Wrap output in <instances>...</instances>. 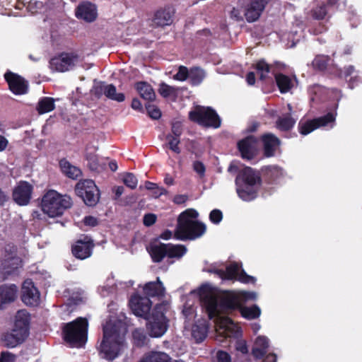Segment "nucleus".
Listing matches in <instances>:
<instances>
[{
	"mask_svg": "<svg viewBox=\"0 0 362 362\" xmlns=\"http://www.w3.org/2000/svg\"><path fill=\"white\" fill-rule=\"evenodd\" d=\"M191 293L199 296L209 317L210 319L215 318L217 340L219 341H222L218 339L219 337L238 338L240 335L239 327L229 317L222 316L223 314L238 308H240L243 317L248 320L257 318L261 314L260 308L256 305L252 307L240 308L243 303L257 298V294L255 292L233 291L226 293L221 298H217L214 294L212 286L206 284Z\"/></svg>",
	"mask_w": 362,
	"mask_h": 362,
	"instance_id": "obj_1",
	"label": "nucleus"
},
{
	"mask_svg": "<svg viewBox=\"0 0 362 362\" xmlns=\"http://www.w3.org/2000/svg\"><path fill=\"white\" fill-rule=\"evenodd\" d=\"M129 321L127 325L121 320H110L103 327V339L99 346L101 357L107 360H114L120 356L127 348L125 334Z\"/></svg>",
	"mask_w": 362,
	"mask_h": 362,
	"instance_id": "obj_2",
	"label": "nucleus"
},
{
	"mask_svg": "<svg viewBox=\"0 0 362 362\" xmlns=\"http://www.w3.org/2000/svg\"><path fill=\"white\" fill-rule=\"evenodd\" d=\"M230 173H238L235 179L236 192L243 201H251L256 198L261 184L259 174L250 167L232 163L228 168Z\"/></svg>",
	"mask_w": 362,
	"mask_h": 362,
	"instance_id": "obj_3",
	"label": "nucleus"
},
{
	"mask_svg": "<svg viewBox=\"0 0 362 362\" xmlns=\"http://www.w3.org/2000/svg\"><path fill=\"white\" fill-rule=\"evenodd\" d=\"M198 212L189 209L182 212L178 218L175 235L177 239L194 240L201 237L206 231V226L197 220Z\"/></svg>",
	"mask_w": 362,
	"mask_h": 362,
	"instance_id": "obj_4",
	"label": "nucleus"
},
{
	"mask_svg": "<svg viewBox=\"0 0 362 362\" xmlns=\"http://www.w3.org/2000/svg\"><path fill=\"white\" fill-rule=\"evenodd\" d=\"M29 322L28 313L25 310L18 311L15 316L13 328L1 337V344L7 348H14L22 344L28 336Z\"/></svg>",
	"mask_w": 362,
	"mask_h": 362,
	"instance_id": "obj_5",
	"label": "nucleus"
},
{
	"mask_svg": "<svg viewBox=\"0 0 362 362\" xmlns=\"http://www.w3.org/2000/svg\"><path fill=\"white\" fill-rule=\"evenodd\" d=\"M72 204L71 197L62 195L55 190H49L42 197L41 207L42 211L54 218L62 215L64 211Z\"/></svg>",
	"mask_w": 362,
	"mask_h": 362,
	"instance_id": "obj_6",
	"label": "nucleus"
},
{
	"mask_svg": "<svg viewBox=\"0 0 362 362\" xmlns=\"http://www.w3.org/2000/svg\"><path fill=\"white\" fill-rule=\"evenodd\" d=\"M88 325L87 320L83 317L66 324L63 328L64 340L71 346H82L87 339Z\"/></svg>",
	"mask_w": 362,
	"mask_h": 362,
	"instance_id": "obj_7",
	"label": "nucleus"
},
{
	"mask_svg": "<svg viewBox=\"0 0 362 362\" xmlns=\"http://www.w3.org/2000/svg\"><path fill=\"white\" fill-rule=\"evenodd\" d=\"M208 272L215 274L223 280H238L245 284L255 282V277L247 275L236 263L230 264L226 269L213 267Z\"/></svg>",
	"mask_w": 362,
	"mask_h": 362,
	"instance_id": "obj_8",
	"label": "nucleus"
},
{
	"mask_svg": "<svg viewBox=\"0 0 362 362\" xmlns=\"http://www.w3.org/2000/svg\"><path fill=\"white\" fill-rule=\"evenodd\" d=\"M162 305H156L153 313L147 317L146 328L152 337H160L167 331L168 320L163 312Z\"/></svg>",
	"mask_w": 362,
	"mask_h": 362,
	"instance_id": "obj_9",
	"label": "nucleus"
},
{
	"mask_svg": "<svg viewBox=\"0 0 362 362\" xmlns=\"http://www.w3.org/2000/svg\"><path fill=\"white\" fill-rule=\"evenodd\" d=\"M189 119L198 124L218 128L221 125V119L216 112L209 107L197 106L189 113Z\"/></svg>",
	"mask_w": 362,
	"mask_h": 362,
	"instance_id": "obj_10",
	"label": "nucleus"
},
{
	"mask_svg": "<svg viewBox=\"0 0 362 362\" xmlns=\"http://www.w3.org/2000/svg\"><path fill=\"white\" fill-rule=\"evenodd\" d=\"M75 190L77 195L81 197L88 206H95L99 200V189L91 180L78 182Z\"/></svg>",
	"mask_w": 362,
	"mask_h": 362,
	"instance_id": "obj_11",
	"label": "nucleus"
},
{
	"mask_svg": "<svg viewBox=\"0 0 362 362\" xmlns=\"http://www.w3.org/2000/svg\"><path fill=\"white\" fill-rule=\"evenodd\" d=\"M335 119L336 114L329 112L326 115L312 120L300 121L298 124L299 132L303 135H307L320 127H329L332 129L334 126Z\"/></svg>",
	"mask_w": 362,
	"mask_h": 362,
	"instance_id": "obj_12",
	"label": "nucleus"
},
{
	"mask_svg": "<svg viewBox=\"0 0 362 362\" xmlns=\"http://www.w3.org/2000/svg\"><path fill=\"white\" fill-rule=\"evenodd\" d=\"M151 302L147 297L138 295L133 296L129 300V306L133 313L145 319L149 317L148 313L151 307Z\"/></svg>",
	"mask_w": 362,
	"mask_h": 362,
	"instance_id": "obj_13",
	"label": "nucleus"
},
{
	"mask_svg": "<svg viewBox=\"0 0 362 362\" xmlns=\"http://www.w3.org/2000/svg\"><path fill=\"white\" fill-rule=\"evenodd\" d=\"M77 62L78 59L76 57L63 54L52 58L49 62V67L53 71L64 72L71 69Z\"/></svg>",
	"mask_w": 362,
	"mask_h": 362,
	"instance_id": "obj_14",
	"label": "nucleus"
},
{
	"mask_svg": "<svg viewBox=\"0 0 362 362\" xmlns=\"http://www.w3.org/2000/svg\"><path fill=\"white\" fill-rule=\"evenodd\" d=\"M32 192V185L25 181H21L13 189V199L18 205H27L31 199Z\"/></svg>",
	"mask_w": 362,
	"mask_h": 362,
	"instance_id": "obj_15",
	"label": "nucleus"
},
{
	"mask_svg": "<svg viewBox=\"0 0 362 362\" xmlns=\"http://www.w3.org/2000/svg\"><path fill=\"white\" fill-rule=\"evenodd\" d=\"M75 15L78 19L87 23L93 22L98 17L97 7L89 1H83L76 7Z\"/></svg>",
	"mask_w": 362,
	"mask_h": 362,
	"instance_id": "obj_16",
	"label": "nucleus"
},
{
	"mask_svg": "<svg viewBox=\"0 0 362 362\" xmlns=\"http://www.w3.org/2000/svg\"><path fill=\"white\" fill-rule=\"evenodd\" d=\"M22 300L28 305H36L40 301V293L30 279L23 284Z\"/></svg>",
	"mask_w": 362,
	"mask_h": 362,
	"instance_id": "obj_17",
	"label": "nucleus"
},
{
	"mask_svg": "<svg viewBox=\"0 0 362 362\" xmlns=\"http://www.w3.org/2000/svg\"><path fill=\"white\" fill-rule=\"evenodd\" d=\"M93 247V243L90 238L84 236L76 241L72 248V253L76 258L84 259L91 255Z\"/></svg>",
	"mask_w": 362,
	"mask_h": 362,
	"instance_id": "obj_18",
	"label": "nucleus"
},
{
	"mask_svg": "<svg viewBox=\"0 0 362 362\" xmlns=\"http://www.w3.org/2000/svg\"><path fill=\"white\" fill-rule=\"evenodd\" d=\"M257 139L252 136L246 137L238 144L239 151L244 159H252L257 151Z\"/></svg>",
	"mask_w": 362,
	"mask_h": 362,
	"instance_id": "obj_19",
	"label": "nucleus"
},
{
	"mask_svg": "<svg viewBox=\"0 0 362 362\" xmlns=\"http://www.w3.org/2000/svg\"><path fill=\"white\" fill-rule=\"evenodd\" d=\"M5 78L8 82L10 90L13 93L21 95L27 92V83L20 76L9 72L5 74Z\"/></svg>",
	"mask_w": 362,
	"mask_h": 362,
	"instance_id": "obj_20",
	"label": "nucleus"
},
{
	"mask_svg": "<svg viewBox=\"0 0 362 362\" xmlns=\"http://www.w3.org/2000/svg\"><path fill=\"white\" fill-rule=\"evenodd\" d=\"M267 1L254 0L247 5L245 16L248 22H254L259 18Z\"/></svg>",
	"mask_w": 362,
	"mask_h": 362,
	"instance_id": "obj_21",
	"label": "nucleus"
},
{
	"mask_svg": "<svg viewBox=\"0 0 362 362\" xmlns=\"http://www.w3.org/2000/svg\"><path fill=\"white\" fill-rule=\"evenodd\" d=\"M17 292L18 288L13 284L0 286V308L14 301L17 297Z\"/></svg>",
	"mask_w": 362,
	"mask_h": 362,
	"instance_id": "obj_22",
	"label": "nucleus"
},
{
	"mask_svg": "<svg viewBox=\"0 0 362 362\" xmlns=\"http://www.w3.org/2000/svg\"><path fill=\"white\" fill-rule=\"evenodd\" d=\"M262 141L264 155L267 157L274 156L279 148V139L272 134H266L262 136Z\"/></svg>",
	"mask_w": 362,
	"mask_h": 362,
	"instance_id": "obj_23",
	"label": "nucleus"
},
{
	"mask_svg": "<svg viewBox=\"0 0 362 362\" xmlns=\"http://www.w3.org/2000/svg\"><path fill=\"white\" fill-rule=\"evenodd\" d=\"M148 252L153 262H159L165 256H168V245L159 241L151 243L148 247Z\"/></svg>",
	"mask_w": 362,
	"mask_h": 362,
	"instance_id": "obj_24",
	"label": "nucleus"
},
{
	"mask_svg": "<svg viewBox=\"0 0 362 362\" xmlns=\"http://www.w3.org/2000/svg\"><path fill=\"white\" fill-rule=\"evenodd\" d=\"M173 9L170 7H166L158 10L154 15V23L158 26L170 25L173 21Z\"/></svg>",
	"mask_w": 362,
	"mask_h": 362,
	"instance_id": "obj_25",
	"label": "nucleus"
},
{
	"mask_svg": "<svg viewBox=\"0 0 362 362\" xmlns=\"http://www.w3.org/2000/svg\"><path fill=\"white\" fill-rule=\"evenodd\" d=\"M288 112L282 114L276 122V127L281 131H288L295 124L296 119L292 117V107L290 104L287 105Z\"/></svg>",
	"mask_w": 362,
	"mask_h": 362,
	"instance_id": "obj_26",
	"label": "nucleus"
},
{
	"mask_svg": "<svg viewBox=\"0 0 362 362\" xmlns=\"http://www.w3.org/2000/svg\"><path fill=\"white\" fill-rule=\"evenodd\" d=\"M144 291L146 295L151 297H160L164 296L165 288L163 283L157 278L156 282H148L144 286Z\"/></svg>",
	"mask_w": 362,
	"mask_h": 362,
	"instance_id": "obj_27",
	"label": "nucleus"
},
{
	"mask_svg": "<svg viewBox=\"0 0 362 362\" xmlns=\"http://www.w3.org/2000/svg\"><path fill=\"white\" fill-rule=\"evenodd\" d=\"M269 339L264 336L257 337L252 348V354L257 358H262L267 352Z\"/></svg>",
	"mask_w": 362,
	"mask_h": 362,
	"instance_id": "obj_28",
	"label": "nucleus"
},
{
	"mask_svg": "<svg viewBox=\"0 0 362 362\" xmlns=\"http://www.w3.org/2000/svg\"><path fill=\"white\" fill-rule=\"evenodd\" d=\"M208 332L207 322L204 320H199L195 325H193L191 331V334L193 339L199 343L202 341L206 337Z\"/></svg>",
	"mask_w": 362,
	"mask_h": 362,
	"instance_id": "obj_29",
	"label": "nucleus"
},
{
	"mask_svg": "<svg viewBox=\"0 0 362 362\" xmlns=\"http://www.w3.org/2000/svg\"><path fill=\"white\" fill-rule=\"evenodd\" d=\"M100 88L103 94L109 99L117 102H123L125 99L124 95L122 93H117L116 87L112 84L101 83Z\"/></svg>",
	"mask_w": 362,
	"mask_h": 362,
	"instance_id": "obj_30",
	"label": "nucleus"
},
{
	"mask_svg": "<svg viewBox=\"0 0 362 362\" xmlns=\"http://www.w3.org/2000/svg\"><path fill=\"white\" fill-rule=\"evenodd\" d=\"M171 358L163 351H149L139 362H170Z\"/></svg>",
	"mask_w": 362,
	"mask_h": 362,
	"instance_id": "obj_31",
	"label": "nucleus"
},
{
	"mask_svg": "<svg viewBox=\"0 0 362 362\" xmlns=\"http://www.w3.org/2000/svg\"><path fill=\"white\" fill-rule=\"evenodd\" d=\"M136 89L140 96L146 100H153L156 98L155 92L151 86L146 82L141 81L135 85Z\"/></svg>",
	"mask_w": 362,
	"mask_h": 362,
	"instance_id": "obj_32",
	"label": "nucleus"
},
{
	"mask_svg": "<svg viewBox=\"0 0 362 362\" xmlns=\"http://www.w3.org/2000/svg\"><path fill=\"white\" fill-rule=\"evenodd\" d=\"M59 165L62 173L71 179H76L81 174V171L78 168L72 165L66 160H62Z\"/></svg>",
	"mask_w": 362,
	"mask_h": 362,
	"instance_id": "obj_33",
	"label": "nucleus"
},
{
	"mask_svg": "<svg viewBox=\"0 0 362 362\" xmlns=\"http://www.w3.org/2000/svg\"><path fill=\"white\" fill-rule=\"evenodd\" d=\"M276 84L281 93L288 92L293 86V81L287 76L274 74Z\"/></svg>",
	"mask_w": 362,
	"mask_h": 362,
	"instance_id": "obj_34",
	"label": "nucleus"
},
{
	"mask_svg": "<svg viewBox=\"0 0 362 362\" xmlns=\"http://www.w3.org/2000/svg\"><path fill=\"white\" fill-rule=\"evenodd\" d=\"M168 245V257L170 258H180L187 252V248L182 245Z\"/></svg>",
	"mask_w": 362,
	"mask_h": 362,
	"instance_id": "obj_35",
	"label": "nucleus"
},
{
	"mask_svg": "<svg viewBox=\"0 0 362 362\" xmlns=\"http://www.w3.org/2000/svg\"><path fill=\"white\" fill-rule=\"evenodd\" d=\"M205 77V73L203 69L194 67L189 71V78L194 85L199 84Z\"/></svg>",
	"mask_w": 362,
	"mask_h": 362,
	"instance_id": "obj_36",
	"label": "nucleus"
},
{
	"mask_svg": "<svg viewBox=\"0 0 362 362\" xmlns=\"http://www.w3.org/2000/svg\"><path fill=\"white\" fill-rule=\"evenodd\" d=\"M54 103L51 98H44L38 103V112L40 114L49 112L54 110Z\"/></svg>",
	"mask_w": 362,
	"mask_h": 362,
	"instance_id": "obj_37",
	"label": "nucleus"
},
{
	"mask_svg": "<svg viewBox=\"0 0 362 362\" xmlns=\"http://www.w3.org/2000/svg\"><path fill=\"white\" fill-rule=\"evenodd\" d=\"M4 264L5 268L10 269L8 272H11L21 266V260L15 255H10L5 258Z\"/></svg>",
	"mask_w": 362,
	"mask_h": 362,
	"instance_id": "obj_38",
	"label": "nucleus"
},
{
	"mask_svg": "<svg viewBox=\"0 0 362 362\" xmlns=\"http://www.w3.org/2000/svg\"><path fill=\"white\" fill-rule=\"evenodd\" d=\"M255 69L261 80H264L271 71L270 66L264 60L258 61L255 64Z\"/></svg>",
	"mask_w": 362,
	"mask_h": 362,
	"instance_id": "obj_39",
	"label": "nucleus"
},
{
	"mask_svg": "<svg viewBox=\"0 0 362 362\" xmlns=\"http://www.w3.org/2000/svg\"><path fill=\"white\" fill-rule=\"evenodd\" d=\"M145 188L148 190L152 191V195L155 198H158L167 193L165 188L159 187L157 184L149 181H146L145 182Z\"/></svg>",
	"mask_w": 362,
	"mask_h": 362,
	"instance_id": "obj_40",
	"label": "nucleus"
},
{
	"mask_svg": "<svg viewBox=\"0 0 362 362\" xmlns=\"http://www.w3.org/2000/svg\"><path fill=\"white\" fill-rule=\"evenodd\" d=\"M266 173L271 180L275 181L283 176L284 171L276 165H271L266 168Z\"/></svg>",
	"mask_w": 362,
	"mask_h": 362,
	"instance_id": "obj_41",
	"label": "nucleus"
},
{
	"mask_svg": "<svg viewBox=\"0 0 362 362\" xmlns=\"http://www.w3.org/2000/svg\"><path fill=\"white\" fill-rule=\"evenodd\" d=\"M311 12L312 16L315 19L322 20L327 13L326 5L322 3L317 4L315 8H313Z\"/></svg>",
	"mask_w": 362,
	"mask_h": 362,
	"instance_id": "obj_42",
	"label": "nucleus"
},
{
	"mask_svg": "<svg viewBox=\"0 0 362 362\" xmlns=\"http://www.w3.org/2000/svg\"><path fill=\"white\" fill-rule=\"evenodd\" d=\"M329 58L325 55L317 56L312 62L313 68L318 70H324L327 67Z\"/></svg>",
	"mask_w": 362,
	"mask_h": 362,
	"instance_id": "obj_43",
	"label": "nucleus"
},
{
	"mask_svg": "<svg viewBox=\"0 0 362 362\" xmlns=\"http://www.w3.org/2000/svg\"><path fill=\"white\" fill-rule=\"evenodd\" d=\"M166 140L168 141V145L170 150L176 153H180V148L179 147L180 144V137L175 136L173 134H168L166 136Z\"/></svg>",
	"mask_w": 362,
	"mask_h": 362,
	"instance_id": "obj_44",
	"label": "nucleus"
},
{
	"mask_svg": "<svg viewBox=\"0 0 362 362\" xmlns=\"http://www.w3.org/2000/svg\"><path fill=\"white\" fill-rule=\"evenodd\" d=\"M122 180L125 185L131 189H135L137 186L138 180L136 176L131 173L124 174Z\"/></svg>",
	"mask_w": 362,
	"mask_h": 362,
	"instance_id": "obj_45",
	"label": "nucleus"
},
{
	"mask_svg": "<svg viewBox=\"0 0 362 362\" xmlns=\"http://www.w3.org/2000/svg\"><path fill=\"white\" fill-rule=\"evenodd\" d=\"M159 93L164 98H168L175 94L176 88L170 86L165 83H161L158 89Z\"/></svg>",
	"mask_w": 362,
	"mask_h": 362,
	"instance_id": "obj_46",
	"label": "nucleus"
},
{
	"mask_svg": "<svg viewBox=\"0 0 362 362\" xmlns=\"http://www.w3.org/2000/svg\"><path fill=\"white\" fill-rule=\"evenodd\" d=\"M132 337L134 344H136L137 346H142L143 344H144L146 339V337L144 333V331L141 329H136L132 332Z\"/></svg>",
	"mask_w": 362,
	"mask_h": 362,
	"instance_id": "obj_47",
	"label": "nucleus"
},
{
	"mask_svg": "<svg viewBox=\"0 0 362 362\" xmlns=\"http://www.w3.org/2000/svg\"><path fill=\"white\" fill-rule=\"evenodd\" d=\"M148 115L150 117H151L153 119H158L161 116V112L158 109V107H156L154 105L148 104L146 106Z\"/></svg>",
	"mask_w": 362,
	"mask_h": 362,
	"instance_id": "obj_48",
	"label": "nucleus"
},
{
	"mask_svg": "<svg viewBox=\"0 0 362 362\" xmlns=\"http://www.w3.org/2000/svg\"><path fill=\"white\" fill-rule=\"evenodd\" d=\"M189 71L187 67L180 66L177 73L175 75L174 78L180 81H184L189 78Z\"/></svg>",
	"mask_w": 362,
	"mask_h": 362,
	"instance_id": "obj_49",
	"label": "nucleus"
},
{
	"mask_svg": "<svg viewBox=\"0 0 362 362\" xmlns=\"http://www.w3.org/2000/svg\"><path fill=\"white\" fill-rule=\"evenodd\" d=\"M182 313L186 320H187L188 321L194 319L196 315L194 308L192 305L188 304H186L184 306Z\"/></svg>",
	"mask_w": 362,
	"mask_h": 362,
	"instance_id": "obj_50",
	"label": "nucleus"
},
{
	"mask_svg": "<svg viewBox=\"0 0 362 362\" xmlns=\"http://www.w3.org/2000/svg\"><path fill=\"white\" fill-rule=\"evenodd\" d=\"M222 218V212L218 209L212 210L209 214L210 221L215 224L219 223L221 221Z\"/></svg>",
	"mask_w": 362,
	"mask_h": 362,
	"instance_id": "obj_51",
	"label": "nucleus"
},
{
	"mask_svg": "<svg viewBox=\"0 0 362 362\" xmlns=\"http://www.w3.org/2000/svg\"><path fill=\"white\" fill-rule=\"evenodd\" d=\"M193 169L200 177H203L205 175L206 168L204 165L200 161H194L193 163Z\"/></svg>",
	"mask_w": 362,
	"mask_h": 362,
	"instance_id": "obj_52",
	"label": "nucleus"
},
{
	"mask_svg": "<svg viewBox=\"0 0 362 362\" xmlns=\"http://www.w3.org/2000/svg\"><path fill=\"white\" fill-rule=\"evenodd\" d=\"M16 356L9 352H2L0 356V362H15Z\"/></svg>",
	"mask_w": 362,
	"mask_h": 362,
	"instance_id": "obj_53",
	"label": "nucleus"
},
{
	"mask_svg": "<svg viewBox=\"0 0 362 362\" xmlns=\"http://www.w3.org/2000/svg\"><path fill=\"white\" fill-rule=\"evenodd\" d=\"M218 362H231L230 355L223 351H218L216 354Z\"/></svg>",
	"mask_w": 362,
	"mask_h": 362,
	"instance_id": "obj_54",
	"label": "nucleus"
},
{
	"mask_svg": "<svg viewBox=\"0 0 362 362\" xmlns=\"http://www.w3.org/2000/svg\"><path fill=\"white\" fill-rule=\"evenodd\" d=\"M171 132L173 136L180 137L182 134V125L179 122L173 123Z\"/></svg>",
	"mask_w": 362,
	"mask_h": 362,
	"instance_id": "obj_55",
	"label": "nucleus"
},
{
	"mask_svg": "<svg viewBox=\"0 0 362 362\" xmlns=\"http://www.w3.org/2000/svg\"><path fill=\"white\" fill-rule=\"evenodd\" d=\"M156 221V216L153 214H146L144 217V224L146 226L153 225Z\"/></svg>",
	"mask_w": 362,
	"mask_h": 362,
	"instance_id": "obj_56",
	"label": "nucleus"
},
{
	"mask_svg": "<svg viewBox=\"0 0 362 362\" xmlns=\"http://www.w3.org/2000/svg\"><path fill=\"white\" fill-rule=\"evenodd\" d=\"M235 349L238 351L245 354L247 352V347L246 345V342L244 340L238 339L235 342Z\"/></svg>",
	"mask_w": 362,
	"mask_h": 362,
	"instance_id": "obj_57",
	"label": "nucleus"
},
{
	"mask_svg": "<svg viewBox=\"0 0 362 362\" xmlns=\"http://www.w3.org/2000/svg\"><path fill=\"white\" fill-rule=\"evenodd\" d=\"M83 221L86 226H95L98 224L97 218L93 216H86L84 218Z\"/></svg>",
	"mask_w": 362,
	"mask_h": 362,
	"instance_id": "obj_58",
	"label": "nucleus"
},
{
	"mask_svg": "<svg viewBox=\"0 0 362 362\" xmlns=\"http://www.w3.org/2000/svg\"><path fill=\"white\" fill-rule=\"evenodd\" d=\"M187 199V197L185 194H178V195H176L174 199H173V202L175 203V204H183L185 203Z\"/></svg>",
	"mask_w": 362,
	"mask_h": 362,
	"instance_id": "obj_59",
	"label": "nucleus"
},
{
	"mask_svg": "<svg viewBox=\"0 0 362 362\" xmlns=\"http://www.w3.org/2000/svg\"><path fill=\"white\" fill-rule=\"evenodd\" d=\"M132 107L136 110H139V111L141 110L142 105H141L140 100L137 98L133 99L132 102Z\"/></svg>",
	"mask_w": 362,
	"mask_h": 362,
	"instance_id": "obj_60",
	"label": "nucleus"
},
{
	"mask_svg": "<svg viewBox=\"0 0 362 362\" xmlns=\"http://www.w3.org/2000/svg\"><path fill=\"white\" fill-rule=\"evenodd\" d=\"M8 144V140L3 136L0 135V152L4 151Z\"/></svg>",
	"mask_w": 362,
	"mask_h": 362,
	"instance_id": "obj_61",
	"label": "nucleus"
},
{
	"mask_svg": "<svg viewBox=\"0 0 362 362\" xmlns=\"http://www.w3.org/2000/svg\"><path fill=\"white\" fill-rule=\"evenodd\" d=\"M230 16L232 18H234L237 21H240L242 19V16L240 14V12L235 8H233L230 12Z\"/></svg>",
	"mask_w": 362,
	"mask_h": 362,
	"instance_id": "obj_62",
	"label": "nucleus"
},
{
	"mask_svg": "<svg viewBox=\"0 0 362 362\" xmlns=\"http://www.w3.org/2000/svg\"><path fill=\"white\" fill-rule=\"evenodd\" d=\"M8 199L7 194L0 188V206L4 205Z\"/></svg>",
	"mask_w": 362,
	"mask_h": 362,
	"instance_id": "obj_63",
	"label": "nucleus"
},
{
	"mask_svg": "<svg viewBox=\"0 0 362 362\" xmlns=\"http://www.w3.org/2000/svg\"><path fill=\"white\" fill-rule=\"evenodd\" d=\"M247 82L249 85H253L255 82V76L253 72H249L246 77Z\"/></svg>",
	"mask_w": 362,
	"mask_h": 362,
	"instance_id": "obj_64",
	"label": "nucleus"
}]
</instances>
